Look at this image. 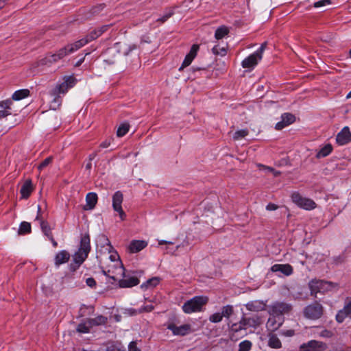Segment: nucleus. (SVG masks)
Segmentation results:
<instances>
[{"instance_id": "f257e3e1", "label": "nucleus", "mask_w": 351, "mask_h": 351, "mask_svg": "<svg viewBox=\"0 0 351 351\" xmlns=\"http://www.w3.org/2000/svg\"><path fill=\"white\" fill-rule=\"evenodd\" d=\"M263 317L258 314L243 313L239 322L232 324L230 326V330L231 332H238L242 330H246L249 328L256 329L263 324Z\"/></svg>"}, {"instance_id": "f03ea898", "label": "nucleus", "mask_w": 351, "mask_h": 351, "mask_svg": "<svg viewBox=\"0 0 351 351\" xmlns=\"http://www.w3.org/2000/svg\"><path fill=\"white\" fill-rule=\"evenodd\" d=\"M311 295L317 298V293H324L339 287L337 283L324 280L313 279L308 282Z\"/></svg>"}, {"instance_id": "7ed1b4c3", "label": "nucleus", "mask_w": 351, "mask_h": 351, "mask_svg": "<svg viewBox=\"0 0 351 351\" xmlns=\"http://www.w3.org/2000/svg\"><path fill=\"white\" fill-rule=\"evenodd\" d=\"M208 298L204 295H198L192 298L185 302L182 307V311L186 314L195 312H200L203 307L208 303Z\"/></svg>"}, {"instance_id": "20e7f679", "label": "nucleus", "mask_w": 351, "mask_h": 351, "mask_svg": "<svg viewBox=\"0 0 351 351\" xmlns=\"http://www.w3.org/2000/svg\"><path fill=\"white\" fill-rule=\"evenodd\" d=\"M76 78L73 75L64 76L63 82L58 84L52 90L51 95L55 97L54 101L60 99V94H65L69 88L73 87L76 83Z\"/></svg>"}, {"instance_id": "39448f33", "label": "nucleus", "mask_w": 351, "mask_h": 351, "mask_svg": "<svg viewBox=\"0 0 351 351\" xmlns=\"http://www.w3.org/2000/svg\"><path fill=\"white\" fill-rule=\"evenodd\" d=\"M323 314L324 307L318 301L313 302L303 309L304 317L312 320L319 319Z\"/></svg>"}, {"instance_id": "423d86ee", "label": "nucleus", "mask_w": 351, "mask_h": 351, "mask_svg": "<svg viewBox=\"0 0 351 351\" xmlns=\"http://www.w3.org/2000/svg\"><path fill=\"white\" fill-rule=\"evenodd\" d=\"M267 43L261 44V47L252 54L245 58L241 62L243 68L254 67L263 58V53L266 48Z\"/></svg>"}, {"instance_id": "0eeeda50", "label": "nucleus", "mask_w": 351, "mask_h": 351, "mask_svg": "<svg viewBox=\"0 0 351 351\" xmlns=\"http://www.w3.org/2000/svg\"><path fill=\"white\" fill-rule=\"evenodd\" d=\"M291 197L292 202L301 208L310 210L316 207V203L313 199L302 197L298 192L293 193Z\"/></svg>"}, {"instance_id": "6e6552de", "label": "nucleus", "mask_w": 351, "mask_h": 351, "mask_svg": "<svg viewBox=\"0 0 351 351\" xmlns=\"http://www.w3.org/2000/svg\"><path fill=\"white\" fill-rule=\"evenodd\" d=\"M292 310V306L283 302H276L269 306L268 313L273 317L289 313Z\"/></svg>"}, {"instance_id": "1a4fd4ad", "label": "nucleus", "mask_w": 351, "mask_h": 351, "mask_svg": "<svg viewBox=\"0 0 351 351\" xmlns=\"http://www.w3.org/2000/svg\"><path fill=\"white\" fill-rule=\"evenodd\" d=\"M328 348L326 343L310 340L299 346V351H325Z\"/></svg>"}, {"instance_id": "9d476101", "label": "nucleus", "mask_w": 351, "mask_h": 351, "mask_svg": "<svg viewBox=\"0 0 351 351\" xmlns=\"http://www.w3.org/2000/svg\"><path fill=\"white\" fill-rule=\"evenodd\" d=\"M123 200V195L121 191H116L112 196V208L114 211L117 212L121 220H125L126 217L125 213L122 208V202Z\"/></svg>"}, {"instance_id": "9b49d317", "label": "nucleus", "mask_w": 351, "mask_h": 351, "mask_svg": "<svg viewBox=\"0 0 351 351\" xmlns=\"http://www.w3.org/2000/svg\"><path fill=\"white\" fill-rule=\"evenodd\" d=\"M167 328L171 330L173 335L185 336L191 332V326L189 324L177 326L173 323H169L167 326Z\"/></svg>"}, {"instance_id": "f8f14e48", "label": "nucleus", "mask_w": 351, "mask_h": 351, "mask_svg": "<svg viewBox=\"0 0 351 351\" xmlns=\"http://www.w3.org/2000/svg\"><path fill=\"white\" fill-rule=\"evenodd\" d=\"M199 49V46L197 44H194L191 46L189 52L186 55L181 66L179 68L180 71L191 64L194 58L196 57Z\"/></svg>"}, {"instance_id": "ddd939ff", "label": "nucleus", "mask_w": 351, "mask_h": 351, "mask_svg": "<svg viewBox=\"0 0 351 351\" xmlns=\"http://www.w3.org/2000/svg\"><path fill=\"white\" fill-rule=\"evenodd\" d=\"M337 143L344 145L351 142V132L348 126L344 127L336 136Z\"/></svg>"}, {"instance_id": "4468645a", "label": "nucleus", "mask_w": 351, "mask_h": 351, "mask_svg": "<svg viewBox=\"0 0 351 351\" xmlns=\"http://www.w3.org/2000/svg\"><path fill=\"white\" fill-rule=\"evenodd\" d=\"M147 245V242L144 240H132L130 241L127 250L130 254H136L145 249Z\"/></svg>"}, {"instance_id": "2eb2a0df", "label": "nucleus", "mask_w": 351, "mask_h": 351, "mask_svg": "<svg viewBox=\"0 0 351 351\" xmlns=\"http://www.w3.org/2000/svg\"><path fill=\"white\" fill-rule=\"evenodd\" d=\"M41 208L40 206H38V214L36 217V220L40 221V225L43 234L47 237V238L51 237L53 236L51 232V229L49 223L47 221H45L40 215Z\"/></svg>"}, {"instance_id": "dca6fc26", "label": "nucleus", "mask_w": 351, "mask_h": 351, "mask_svg": "<svg viewBox=\"0 0 351 351\" xmlns=\"http://www.w3.org/2000/svg\"><path fill=\"white\" fill-rule=\"evenodd\" d=\"M13 104V101L10 99H6L0 101V119L8 117L12 114L11 106Z\"/></svg>"}, {"instance_id": "f3484780", "label": "nucleus", "mask_w": 351, "mask_h": 351, "mask_svg": "<svg viewBox=\"0 0 351 351\" xmlns=\"http://www.w3.org/2000/svg\"><path fill=\"white\" fill-rule=\"evenodd\" d=\"M271 271L273 272L280 271L289 276L293 273V268L289 264H275L271 267Z\"/></svg>"}, {"instance_id": "a211bd4d", "label": "nucleus", "mask_w": 351, "mask_h": 351, "mask_svg": "<svg viewBox=\"0 0 351 351\" xmlns=\"http://www.w3.org/2000/svg\"><path fill=\"white\" fill-rule=\"evenodd\" d=\"M266 306V303L261 300L251 301L245 304V307L248 311L254 312L265 311Z\"/></svg>"}, {"instance_id": "6ab92c4d", "label": "nucleus", "mask_w": 351, "mask_h": 351, "mask_svg": "<svg viewBox=\"0 0 351 351\" xmlns=\"http://www.w3.org/2000/svg\"><path fill=\"white\" fill-rule=\"evenodd\" d=\"M90 239L88 233H86L81 237L80 247L78 250L88 255L90 251Z\"/></svg>"}, {"instance_id": "aec40b11", "label": "nucleus", "mask_w": 351, "mask_h": 351, "mask_svg": "<svg viewBox=\"0 0 351 351\" xmlns=\"http://www.w3.org/2000/svg\"><path fill=\"white\" fill-rule=\"evenodd\" d=\"M140 282L138 278L136 276H130L127 278L121 279L119 281V285L121 288H129L138 285Z\"/></svg>"}, {"instance_id": "412c9836", "label": "nucleus", "mask_w": 351, "mask_h": 351, "mask_svg": "<svg viewBox=\"0 0 351 351\" xmlns=\"http://www.w3.org/2000/svg\"><path fill=\"white\" fill-rule=\"evenodd\" d=\"M97 200L98 197L97 193L93 192L88 193L86 196V204L84 207V210H93L95 207Z\"/></svg>"}, {"instance_id": "4be33fe9", "label": "nucleus", "mask_w": 351, "mask_h": 351, "mask_svg": "<svg viewBox=\"0 0 351 351\" xmlns=\"http://www.w3.org/2000/svg\"><path fill=\"white\" fill-rule=\"evenodd\" d=\"M33 189L34 188L31 180H27L23 183L20 190L21 197L23 199H27L30 196Z\"/></svg>"}, {"instance_id": "5701e85b", "label": "nucleus", "mask_w": 351, "mask_h": 351, "mask_svg": "<svg viewBox=\"0 0 351 351\" xmlns=\"http://www.w3.org/2000/svg\"><path fill=\"white\" fill-rule=\"evenodd\" d=\"M69 258V253L66 250H62L59 252L55 256V265L56 267H59L60 265L68 262Z\"/></svg>"}, {"instance_id": "b1692460", "label": "nucleus", "mask_w": 351, "mask_h": 351, "mask_svg": "<svg viewBox=\"0 0 351 351\" xmlns=\"http://www.w3.org/2000/svg\"><path fill=\"white\" fill-rule=\"evenodd\" d=\"M57 52L54 53H47V56L39 61V65H47L55 63L60 60Z\"/></svg>"}, {"instance_id": "393cba45", "label": "nucleus", "mask_w": 351, "mask_h": 351, "mask_svg": "<svg viewBox=\"0 0 351 351\" xmlns=\"http://www.w3.org/2000/svg\"><path fill=\"white\" fill-rule=\"evenodd\" d=\"M108 322V318L104 315H98L95 318H89L87 319V323L90 324L91 327L105 325Z\"/></svg>"}, {"instance_id": "a878e982", "label": "nucleus", "mask_w": 351, "mask_h": 351, "mask_svg": "<svg viewBox=\"0 0 351 351\" xmlns=\"http://www.w3.org/2000/svg\"><path fill=\"white\" fill-rule=\"evenodd\" d=\"M269 340H268V346L271 348L274 349H279L282 348V343L280 340L278 339L276 335L273 333H269L268 335Z\"/></svg>"}, {"instance_id": "bb28decb", "label": "nucleus", "mask_w": 351, "mask_h": 351, "mask_svg": "<svg viewBox=\"0 0 351 351\" xmlns=\"http://www.w3.org/2000/svg\"><path fill=\"white\" fill-rule=\"evenodd\" d=\"M333 148L331 144L328 143L325 145L316 154L317 158H321L328 156L332 151Z\"/></svg>"}, {"instance_id": "cd10ccee", "label": "nucleus", "mask_w": 351, "mask_h": 351, "mask_svg": "<svg viewBox=\"0 0 351 351\" xmlns=\"http://www.w3.org/2000/svg\"><path fill=\"white\" fill-rule=\"evenodd\" d=\"M29 90L28 89H21L15 91L12 96L11 100L19 101L23 99L29 95Z\"/></svg>"}, {"instance_id": "c85d7f7f", "label": "nucleus", "mask_w": 351, "mask_h": 351, "mask_svg": "<svg viewBox=\"0 0 351 351\" xmlns=\"http://www.w3.org/2000/svg\"><path fill=\"white\" fill-rule=\"evenodd\" d=\"M283 319L279 322H277L275 317H269L267 323V327L271 331L277 330L282 324Z\"/></svg>"}, {"instance_id": "c756f323", "label": "nucleus", "mask_w": 351, "mask_h": 351, "mask_svg": "<svg viewBox=\"0 0 351 351\" xmlns=\"http://www.w3.org/2000/svg\"><path fill=\"white\" fill-rule=\"evenodd\" d=\"M88 255L77 250L73 256V261L78 265H82L87 258Z\"/></svg>"}, {"instance_id": "7c9ffc66", "label": "nucleus", "mask_w": 351, "mask_h": 351, "mask_svg": "<svg viewBox=\"0 0 351 351\" xmlns=\"http://www.w3.org/2000/svg\"><path fill=\"white\" fill-rule=\"evenodd\" d=\"M87 43H88V41L87 40L86 38L84 37L73 43L69 44V45L71 49H72L73 53L74 51L78 50L79 49H80L81 47H82L83 46L86 45Z\"/></svg>"}, {"instance_id": "2f4dec72", "label": "nucleus", "mask_w": 351, "mask_h": 351, "mask_svg": "<svg viewBox=\"0 0 351 351\" xmlns=\"http://www.w3.org/2000/svg\"><path fill=\"white\" fill-rule=\"evenodd\" d=\"M32 231L31 224L27 221L21 223L19 228V234H26L30 233Z\"/></svg>"}, {"instance_id": "473e14b6", "label": "nucleus", "mask_w": 351, "mask_h": 351, "mask_svg": "<svg viewBox=\"0 0 351 351\" xmlns=\"http://www.w3.org/2000/svg\"><path fill=\"white\" fill-rule=\"evenodd\" d=\"M229 33V29L226 26H221L218 27L215 33V37L216 39L219 40L223 38L224 36L228 35Z\"/></svg>"}, {"instance_id": "72a5a7b5", "label": "nucleus", "mask_w": 351, "mask_h": 351, "mask_svg": "<svg viewBox=\"0 0 351 351\" xmlns=\"http://www.w3.org/2000/svg\"><path fill=\"white\" fill-rule=\"evenodd\" d=\"M160 278L158 277H153L143 283L141 286L142 289H147L149 287H154L158 285Z\"/></svg>"}, {"instance_id": "f704fd0d", "label": "nucleus", "mask_w": 351, "mask_h": 351, "mask_svg": "<svg viewBox=\"0 0 351 351\" xmlns=\"http://www.w3.org/2000/svg\"><path fill=\"white\" fill-rule=\"evenodd\" d=\"M234 313V308L232 305H226L221 308V316L229 319L230 316Z\"/></svg>"}, {"instance_id": "c9c22d12", "label": "nucleus", "mask_w": 351, "mask_h": 351, "mask_svg": "<svg viewBox=\"0 0 351 351\" xmlns=\"http://www.w3.org/2000/svg\"><path fill=\"white\" fill-rule=\"evenodd\" d=\"M130 125L128 123H123L120 125L117 131V135L119 137H122L125 135L129 131Z\"/></svg>"}, {"instance_id": "e433bc0d", "label": "nucleus", "mask_w": 351, "mask_h": 351, "mask_svg": "<svg viewBox=\"0 0 351 351\" xmlns=\"http://www.w3.org/2000/svg\"><path fill=\"white\" fill-rule=\"evenodd\" d=\"M281 119L288 126L295 121V117L291 113L287 112L282 114Z\"/></svg>"}, {"instance_id": "4c0bfd02", "label": "nucleus", "mask_w": 351, "mask_h": 351, "mask_svg": "<svg viewBox=\"0 0 351 351\" xmlns=\"http://www.w3.org/2000/svg\"><path fill=\"white\" fill-rule=\"evenodd\" d=\"M59 58L61 60L66 56L69 55V53H73L72 49H71L69 45L64 46V47L60 49L58 51H56Z\"/></svg>"}, {"instance_id": "58836bf2", "label": "nucleus", "mask_w": 351, "mask_h": 351, "mask_svg": "<svg viewBox=\"0 0 351 351\" xmlns=\"http://www.w3.org/2000/svg\"><path fill=\"white\" fill-rule=\"evenodd\" d=\"M92 328L89 324L80 323L77 325L76 330L80 333H88L90 331V328Z\"/></svg>"}, {"instance_id": "ea45409f", "label": "nucleus", "mask_w": 351, "mask_h": 351, "mask_svg": "<svg viewBox=\"0 0 351 351\" xmlns=\"http://www.w3.org/2000/svg\"><path fill=\"white\" fill-rule=\"evenodd\" d=\"M252 343L250 341L245 340L239 345V351H250Z\"/></svg>"}, {"instance_id": "a19ab883", "label": "nucleus", "mask_w": 351, "mask_h": 351, "mask_svg": "<svg viewBox=\"0 0 351 351\" xmlns=\"http://www.w3.org/2000/svg\"><path fill=\"white\" fill-rule=\"evenodd\" d=\"M174 14V11L172 8H169L167 10H166L165 14L158 18L157 19V21L158 22H160V23H165V21H167L171 16H173Z\"/></svg>"}, {"instance_id": "79ce46f5", "label": "nucleus", "mask_w": 351, "mask_h": 351, "mask_svg": "<svg viewBox=\"0 0 351 351\" xmlns=\"http://www.w3.org/2000/svg\"><path fill=\"white\" fill-rule=\"evenodd\" d=\"M248 134V130L247 129L237 130L234 132L233 135L234 140H239L241 139Z\"/></svg>"}, {"instance_id": "37998d69", "label": "nucleus", "mask_w": 351, "mask_h": 351, "mask_svg": "<svg viewBox=\"0 0 351 351\" xmlns=\"http://www.w3.org/2000/svg\"><path fill=\"white\" fill-rule=\"evenodd\" d=\"M106 351H125V349L121 344L112 343L107 346Z\"/></svg>"}, {"instance_id": "c03bdc74", "label": "nucleus", "mask_w": 351, "mask_h": 351, "mask_svg": "<svg viewBox=\"0 0 351 351\" xmlns=\"http://www.w3.org/2000/svg\"><path fill=\"white\" fill-rule=\"evenodd\" d=\"M212 51L214 54L220 55L223 56L226 54L227 51L224 47H220L218 45H215L213 47Z\"/></svg>"}, {"instance_id": "a18cd8bd", "label": "nucleus", "mask_w": 351, "mask_h": 351, "mask_svg": "<svg viewBox=\"0 0 351 351\" xmlns=\"http://www.w3.org/2000/svg\"><path fill=\"white\" fill-rule=\"evenodd\" d=\"M346 317H348V315L343 309L339 310L336 315V320L338 323H342Z\"/></svg>"}, {"instance_id": "49530a36", "label": "nucleus", "mask_w": 351, "mask_h": 351, "mask_svg": "<svg viewBox=\"0 0 351 351\" xmlns=\"http://www.w3.org/2000/svg\"><path fill=\"white\" fill-rule=\"evenodd\" d=\"M100 36V33L97 32V29H94L91 31L88 35H86L85 37L86 38L88 43H90L92 40H95L98 37Z\"/></svg>"}, {"instance_id": "de8ad7c7", "label": "nucleus", "mask_w": 351, "mask_h": 351, "mask_svg": "<svg viewBox=\"0 0 351 351\" xmlns=\"http://www.w3.org/2000/svg\"><path fill=\"white\" fill-rule=\"evenodd\" d=\"M223 317L221 313H215L209 317V321L212 323H219L222 320Z\"/></svg>"}, {"instance_id": "09e8293b", "label": "nucleus", "mask_w": 351, "mask_h": 351, "mask_svg": "<svg viewBox=\"0 0 351 351\" xmlns=\"http://www.w3.org/2000/svg\"><path fill=\"white\" fill-rule=\"evenodd\" d=\"M104 8H105V4L104 3H101V4H99L97 5L93 6L90 10V12L92 14H97L100 13L103 10V9Z\"/></svg>"}, {"instance_id": "8fccbe9b", "label": "nucleus", "mask_w": 351, "mask_h": 351, "mask_svg": "<svg viewBox=\"0 0 351 351\" xmlns=\"http://www.w3.org/2000/svg\"><path fill=\"white\" fill-rule=\"evenodd\" d=\"M52 161V157L46 158L40 164L38 165V169L42 170L48 166Z\"/></svg>"}, {"instance_id": "3c124183", "label": "nucleus", "mask_w": 351, "mask_h": 351, "mask_svg": "<svg viewBox=\"0 0 351 351\" xmlns=\"http://www.w3.org/2000/svg\"><path fill=\"white\" fill-rule=\"evenodd\" d=\"M343 310L348 315V317L351 318V298L348 299V302L344 305Z\"/></svg>"}, {"instance_id": "603ef678", "label": "nucleus", "mask_w": 351, "mask_h": 351, "mask_svg": "<svg viewBox=\"0 0 351 351\" xmlns=\"http://www.w3.org/2000/svg\"><path fill=\"white\" fill-rule=\"evenodd\" d=\"M136 48L137 46L134 44H132L127 46V47L122 51V53L124 56H128L132 51L136 49Z\"/></svg>"}, {"instance_id": "864d4df0", "label": "nucleus", "mask_w": 351, "mask_h": 351, "mask_svg": "<svg viewBox=\"0 0 351 351\" xmlns=\"http://www.w3.org/2000/svg\"><path fill=\"white\" fill-rule=\"evenodd\" d=\"M331 1L330 0H320L317 2H315L313 4V6L315 8H319L322 6H324L326 5L330 4Z\"/></svg>"}, {"instance_id": "5fc2aeb1", "label": "nucleus", "mask_w": 351, "mask_h": 351, "mask_svg": "<svg viewBox=\"0 0 351 351\" xmlns=\"http://www.w3.org/2000/svg\"><path fill=\"white\" fill-rule=\"evenodd\" d=\"M86 285L90 288H95L97 286V282H96L95 280L92 277L88 278L86 280Z\"/></svg>"}, {"instance_id": "6e6d98bb", "label": "nucleus", "mask_w": 351, "mask_h": 351, "mask_svg": "<svg viewBox=\"0 0 351 351\" xmlns=\"http://www.w3.org/2000/svg\"><path fill=\"white\" fill-rule=\"evenodd\" d=\"M319 335L322 337L330 338L332 336V332L329 330L324 329L320 332Z\"/></svg>"}, {"instance_id": "4d7b16f0", "label": "nucleus", "mask_w": 351, "mask_h": 351, "mask_svg": "<svg viewBox=\"0 0 351 351\" xmlns=\"http://www.w3.org/2000/svg\"><path fill=\"white\" fill-rule=\"evenodd\" d=\"M280 335L285 337H293L295 335L293 330H282L280 332Z\"/></svg>"}, {"instance_id": "13d9d810", "label": "nucleus", "mask_w": 351, "mask_h": 351, "mask_svg": "<svg viewBox=\"0 0 351 351\" xmlns=\"http://www.w3.org/2000/svg\"><path fill=\"white\" fill-rule=\"evenodd\" d=\"M154 307L152 304L146 305L141 308L139 310L140 313L142 312H151L154 310Z\"/></svg>"}, {"instance_id": "bf43d9fd", "label": "nucleus", "mask_w": 351, "mask_h": 351, "mask_svg": "<svg viewBox=\"0 0 351 351\" xmlns=\"http://www.w3.org/2000/svg\"><path fill=\"white\" fill-rule=\"evenodd\" d=\"M128 351H141L140 349L137 347L136 343L134 341H132L130 343L128 346Z\"/></svg>"}, {"instance_id": "052dcab7", "label": "nucleus", "mask_w": 351, "mask_h": 351, "mask_svg": "<svg viewBox=\"0 0 351 351\" xmlns=\"http://www.w3.org/2000/svg\"><path fill=\"white\" fill-rule=\"evenodd\" d=\"M191 70L192 71V73L194 74L195 77H196L195 75V73L196 72H199V71H206V68L204 67H198V66H193L191 68Z\"/></svg>"}, {"instance_id": "680f3d73", "label": "nucleus", "mask_w": 351, "mask_h": 351, "mask_svg": "<svg viewBox=\"0 0 351 351\" xmlns=\"http://www.w3.org/2000/svg\"><path fill=\"white\" fill-rule=\"evenodd\" d=\"M287 124L285 123L282 120L279 122H278L275 125V129L277 130H281L285 127H287Z\"/></svg>"}, {"instance_id": "e2e57ef3", "label": "nucleus", "mask_w": 351, "mask_h": 351, "mask_svg": "<svg viewBox=\"0 0 351 351\" xmlns=\"http://www.w3.org/2000/svg\"><path fill=\"white\" fill-rule=\"evenodd\" d=\"M80 265H78L73 261V262L69 265V269L71 271L74 272L80 267Z\"/></svg>"}, {"instance_id": "0e129e2a", "label": "nucleus", "mask_w": 351, "mask_h": 351, "mask_svg": "<svg viewBox=\"0 0 351 351\" xmlns=\"http://www.w3.org/2000/svg\"><path fill=\"white\" fill-rule=\"evenodd\" d=\"M278 208V206L273 203H269L266 206L267 210H276Z\"/></svg>"}, {"instance_id": "69168bd1", "label": "nucleus", "mask_w": 351, "mask_h": 351, "mask_svg": "<svg viewBox=\"0 0 351 351\" xmlns=\"http://www.w3.org/2000/svg\"><path fill=\"white\" fill-rule=\"evenodd\" d=\"M110 25H103L101 26L99 29H97V32H99L100 33V36L104 33L105 32H106L108 28L110 27Z\"/></svg>"}, {"instance_id": "338daca9", "label": "nucleus", "mask_w": 351, "mask_h": 351, "mask_svg": "<svg viewBox=\"0 0 351 351\" xmlns=\"http://www.w3.org/2000/svg\"><path fill=\"white\" fill-rule=\"evenodd\" d=\"M110 145V141L108 139L105 140L99 145V148H107Z\"/></svg>"}, {"instance_id": "774afa93", "label": "nucleus", "mask_w": 351, "mask_h": 351, "mask_svg": "<svg viewBox=\"0 0 351 351\" xmlns=\"http://www.w3.org/2000/svg\"><path fill=\"white\" fill-rule=\"evenodd\" d=\"M265 169H267L269 171L274 173L275 176H279L280 173L279 171H275V169L270 167H265L264 165H262Z\"/></svg>"}]
</instances>
